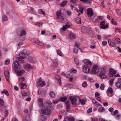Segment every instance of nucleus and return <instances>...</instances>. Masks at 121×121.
<instances>
[{"label": "nucleus", "mask_w": 121, "mask_h": 121, "mask_svg": "<svg viewBox=\"0 0 121 121\" xmlns=\"http://www.w3.org/2000/svg\"><path fill=\"white\" fill-rule=\"evenodd\" d=\"M69 99L71 100L72 104L73 105H75L79 104V100H78V99H77L76 97L70 96L69 97Z\"/></svg>", "instance_id": "f257e3e1"}, {"label": "nucleus", "mask_w": 121, "mask_h": 121, "mask_svg": "<svg viewBox=\"0 0 121 121\" xmlns=\"http://www.w3.org/2000/svg\"><path fill=\"white\" fill-rule=\"evenodd\" d=\"M40 112L42 114L48 115L51 113V111L49 108H46L41 109L40 110Z\"/></svg>", "instance_id": "f03ea898"}, {"label": "nucleus", "mask_w": 121, "mask_h": 121, "mask_svg": "<svg viewBox=\"0 0 121 121\" xmlns=\"http://www.w3.org/2000/svg\"><path fill=\"white\" fill-rule=\"evenodd\" d=\"M100 71L99 76L101 79H105L107 77V76L105 74L106 71L104 69H101Z\"/></svg>", "instance_id": "7ed1b4c3"}, {"label": "nucleus", "mask_w": 121, "mask_h": 121, "mask_svg": "<svg viewBox=\"0 0 121 121\" xmlns=\"http://www.w3.org/2000/svg\"><path fill=\"white\" fill-rule=\"evenodd\" d=\"M53 64L51 66V67L52 68H55L57 67L58 65V61L57 59L53 60L52 61Z\"/></svg>", "instance_id": "20e7f679"}, {"label": "nucleus", "mask_w": 121, "mask_h": 121, "mask_svg": "<svg viewBox=\"0 0 121 121\" xmlns=\"http://www.w3.org/2000/svg\"><path fill=\"white\" fill-rule=\"evenodd\" d=\"M90 68V66L84 65L83 67V71L85 73H87L89 72Z\"/></svg>", "instance_id": "39448f33"}, {"label": "nucleus", "mask_w": 121, "mask_h": 121, "mask_svg": "<svg viewBox=\"0 0 121 121\" xmlns=\"http://www.w3.org/2000/svg\"><path fill=\"white\" fill-rule=\"evenodd\" d=\"M52 104L49 100L47 101L44 104V107L49 108H50L52 106Z\"/></svg>", "instance_id": "423d86ee"}, {"label": "nucleus", "mask_w": 121, "mask_h": 121, "mask_svg": "<svg viewBox=\"0 0 121 121\" xmlns=\"http://www.w3.org/2000/svg\"><path fill=\"white\" fill-rule=\"evenodd\" d=\"M4 75L7 80V81L9 80V70H8L6 69L4 70Z\"/></svg>", "instance_id": "0eeeda50"}, {"label": "nucleus", "mask_w": 121, "mask_h": 121, "mask_svg": "<svg viewBox=\"0 0 121 121\" xmlns=\"http://www.w3.org/2000/svg\"><path fill=\"white\" fill-rule=\"evenodd\" d=\"M87 12L88 16L89 17H91L92 16L93 12L92 9H88L87 10Z\"/></svg>", "instance_id": "6e6552de"}, {"label": "nucleus", "mask_w": 121, "mask_h": 121, "mask_svg": "<svg viewBox=\"0 0 121 121\" xmlns=\"http://www.w3.org/2000/svg\"><path fill=\"white\" fill-rule=\"evenodd\" d=\"M116 86L119 88H121V78H119L118 79L116 83Z\"/></svg>", "instance_id": "1a4fd4ad"}, {"label": "nucleus", "mask_w": 121, "mask_h": 121, "mask_svg": "<svg viewBox=\"0 0 121 121\" xmlns=\"http://www.w3.org/2000/svg\"><path fill=\"white\" fill-rule=\"evenodd\" d=\"M43 99L42 98H39L38 100L39 105L40 107L41 108L44 106L43 104Z\"/></svg>", "instance_id": "9d476101"}, {"label": "nucleus", "mask_w": 121, "mask_h": 121, "mask_svg": "<svg viewBox=\"0 0 121 121\" xmlns=\"http://www.w3.org/2000/svg\"><path fill=\"white\" fill-rule=\"evenodd\" d=\"M14 65L15 67L18 69L20 68L21 66L19 64L17 60H15L14 62Z\"/></svg>", "instance_id": "9b49d317"}, {"label": "nucleus", "mask_w": 121, "mask_h": 121, "mask_svg": "<svg viewBox=\"0 0 121 121\" xmlns=\"http://www.w3.org/2000/svg\"><path fill=\"white\" fill-rule=\"evenodd\" d=\"M116 71L112 69L110 71V73L109 74V76L110 77H113L116 73Z\"/></svg>", "instance_id": "f8f14e48"}, {"label": "nucleus", "mask_w": 121, "mask_h": 121, "mask_svg": "<svg viewBox=\"0 0 121 121\" xmlns=\"http://www.w3.org/2000/svg\"><path fill=\"white\" fill-rule=\"evenodd\" d=\"M26 31L24 30H22L18 34V36L22 37L23 36L26 35Z\"/></svg>", "instance_id": "ddd939ff"}, {"label": "nucleus", "mask_w": 121, "mask_h": 121, "mask_svg": "<svg viewBox=\"0 0 121 121\" xmlns=\"http://www.w3.org/2000/svg\"><path fill=\"white\" fill-rule=\"evenodd\" d=\"M83 62L88 66H91V65L92 64L91 62L89 60L87 59H85L83 60Z\"/></svg>", "instance_id": "4468645a"}, {"label": "nucleus", "mask_w": 121, "mask_h": 121, "mask_svg": "<svg viewBox=\"0 0 121 121\" xmlns=\"http://www.w3.org/2000/svg\"><path fill=\"white\" fill-rule=\"evenodd\" d=\"M65 104L66 105V110L67 111H68L70 110V102L68 101H66Z\"/></svg>", "instance_id": "2eb2a0df"}, {"label": "nucleus", "mask_w": 121, "mask_h": 121, "mask_svg": "<svg viewBox=\"0 0 121 121\" xmlns=\"http://www.w3.org/2000/svg\"><path fill=\"white\" fill-rule=\"evenodd\" d=\"M19 84L22 89H25L27 87V85L25 83L21 82L19 83Z\"/></svg>", "instance_id": "dca6fc26"}, {"label": "nucleus", "mask_w": 121, "mask_h": 121, "mask_svg": "<svg viewBox=\"0 0 121 121\" xmlns=\"http://www.w3.org/2000/svg\"><path fill=\"white\" fill-rule=\"evenodd\" d=\"M25 72L24 70H20L17 71V74L18 76H21L23 75Z\"/></svg>", "instance_id": "f3484780"}, {"label": "nucleus", "mask_w": 121, "mask_h": 121, "mask_svg": "<svg viewBox=\"0 0 121 121\" xmlns=\"http://www.w3.org/2000/svg\"><path fill=\"white\" fill-rule=\"evenodd\" d=\"M108 44L110 46L112 47H116V44L112 42L110 39H108Z\"/></svg>", "instance_id": "a211bd4d"}, {"label": "nucleus", "mask_w": 121, "mask_h": 121, "mask_svg": "<svg viewBox=\"0 0 121 121\" xmlns=\"http://www.w3.org/2000/svg\"><path fill=\"white\" fill-rule=\"evenodd\" d=\"M56 18L57 19L59 18L61 15V11L60 10L58 11L56 13Z\"/></svg>", "instance_id": "6ab92c4d"}, {"label": "nucleus", "mask_w": 121, "mask_h": 121, "mask_svg": "<svg viewBox=\"0 0 121 121\" xmlns=\"http://www.w3.org/2000/svg\"><path fill=\"white\" fill-rule=\"evenodd\" d=\"M75 120L74 118L73 117H69L68 119L67 117L66 118V117L63 121H74Z\"/></svg>", "instance_id": "aec40b11"}, {"label": "nucleus", "mask_w": 121, "mask_h": 121, "mask_svg": "<svg viewBox=\"0 0 121 121\" xmlns=\"http://www.w3.org/2000/svg\"><path fill=\"white\" fill-rule=\"evenodd\" d=\"M92 102L96 106H99L101 105L94 99L92 100Z\"/></svg>", "instance_id": "412c9836"}, {"label": "nucleus", "mask_w": 121, "mask_h": 121, "mask_svg": "<svg viewBox=\"0 0 121 121\" xmlns=\"http://www.w3.org/2000/svg\"><path fill=\"white\" fill-rule=\"evenodd\" d=\"M47 117L44 115H41L40 117V121H46Z\"/></svg>", "instance_id": "4be33fe9"}, {"label": "nucleus", "mask_w": 121, "mask_h": 121, "mask_svg": "<svg viewBox=\"0 0 121 121\" xmlns=\"http://www.w3.org/2000/svg\"><path fill=\"white\" fill-rule=\"evenodd\" d=\"M28 60L31 63H35L36 60L33 58L31 57H29L28 58Z\"/></svg>", "instance_id": "5701e85b"}, {"label": "nucleus", "mask_w": 121, "mask_h": 121, "mask_svg": "<svg viewBox=\"0 0 121 121\" xmlns=\"http://www.w3.org/2000/svg\"><path fill=\"white\" fill-rule=\"evenodd\" d=\"M98 66L97 65H94L93 66V68L92 70V73H95L96 72V71L97 69Z\"/></svg>", "instance_id": "b1692460"}, {"label": "nucleus", "mask_w": 121, "mask_h": 121, "mask_svg": "<svg viewBox=\"0 0 121 121\" xmlns=\"http://www.w3.org/2000/svg\"><path fill=\"white\" fill-rule=\"evenodd\" d=\"M75 20L77 23L80 24L81 23V18H80L77 17L75 19Z\"/></svg>", "instance_id": "393cba45"}, {"label": "nucleus", "mask_w": 121, "mask_h": 121, "mask_svg": "<svg viewBox=\"0 0 121 121\" xmlns=\"http://www.w3.org/2000/svg\"><path fill=\"white\" fill-rule=\"evenodd\" d=\"M56 79L58 81L59 84L60 85H61V83L60 81V77L58 75H56L55 77Z\"/></svg>", "instance_id": "a878e982"}, {"label": "nucleus", "mask_w": 121, "mask_h": 121, "mask_svg": "<svg viewBox=\"0 0 121 121\" xmlns=\"http://www.w3.org/2000/svg\"><path fill=\"white\" fill-rule=\"evenodd\" d=\"M19 55L20 57L22 59H24L25 57V54L23 52H20Z\"/></svg>", "instance_id": "bb28decb"}, {"label": "nucleus", "mask_w": 121, "mask_h": 121, "mask_svg": "<svg viewBox=\"0 0 121 121\" xmlns=\"http://www.w3.org/2000/svg\"><path fill=\"white\" fill-rule=\"evenodd\" d=\"M69 38L71 40L72 39H74L75 38V36L74 34L73 33H71L70 34L69 36Z\"/></svg>", "instance_id": "cd10ccee"}, {"label": "nucleus", "mask_w": 121, "mask_h": 121, "mask_svg": "<svg viewBox=\"0 0 121 121\" xmlns=\"http://www.w3.org/2000/svg\"><path fill=\"white\" fill-rule=\"evenodd\" d=\"M49 95L52 98H55V94L53 91L50 92Z\"/></svg>", "instance_id": "c85d7f7f"}, {"label": "nucleus", "mask_w": 121, "mask_h": 121, "mask_svg": "<svg viewBox=\"0 0 121 121\" xmlns=\"http://www.w3.org/2000/svg\"><path fill=\"white\" fill-rule=\"evenodd\" d=\"M38 83L40 84V85L41 86H44L46 85V84L44 81H41L40 80L38 82H37V83Z\"/></svg>", "instance_id": "c756f323"}, {"label": "nucleus", "mask_w": 121, "mask_h": 121, "mask_svg": "<svg viewBox=\"0 0 121 121\" xmlns=\"http://www.w3.org/2000/svg\"><path fill=\"white\" fill-rule=\"evenodd\" d=\"M25 67L26 68L28 69H32L33 68L31 65L28 64H27L25 65Z\"/></svg>", "instance_id": "7c9ffc66"}, {"label": "nucleus", "mask_w": 121, "mask_h": 121, "mask_svg": "<svg viewBox=\"0 0 121 121\" xmlns=\"http://www.w3.org/2000/svg\"><path fill=\"white\" fill-rule=\"evenodd\" d=\"M67 76L66 77L67 78H70L71 77L72 75V73L71 72H67L66 73Z\"/></svg>", "instance_id": "2f4dec72"}, {"label": "nucleus", "mask_w": 121, "mask_h": 121, "mask_svg": "<svg viewBox=\"0 0 121 121\" xmlns=\"http://www.w3.org/2000/svg\"><path fill=\"white\" fill-rule=\"evenodd\" d=\"M67 98L66 97H60L59 98V100L60 101H65L67 99Z\"/></svg>", "instance_id": "473e14b6"}, {"label": "nucleus", "mask_w": 121, "mask_h": 121, "mask_svg": "<svg viewBox=\"0 0 121 121\" xmlns=\"http://www.w3.org/2000/svg\"><path fill=\"white\" fill-rule=\"evenodd\" d=\"M8 18L7 16L5 15H3L2 16V21L4 22L8 20Z\"/></svg>", "instance_id": "72a5a7b5"}, {"label": "nucleus", "mask_w": 121, "mask_h": 121, "mask_svg": "<svg viewBox=\"0 0 121 121\" xmlns=\"http://www.w3.org/2000/svg\"><path fill=\"white\" fill-rule=\"evenodd\" d=\"M36 44L41 46H43L44 45V44L43 43L41 42H40L39 40L37 41Z\"/></svg>", "instance_id": "f704fd0d"}, {"label": "nucleus", "mask_w": 121, "mask_h": 121, "mask_svg": "<svg viewBox=\"0 0 121 121\" xmlns=\"http://www.w3.org/2000/svg\"><path fill=\"white\" fill-rule=\"evenodd\" d=\"M78 100H79V103L80 102L81 104L82 105H84L85 104V101L83 99H78Z\"/></svg>", "instance_id": "c9c22d12"}, {"label": "nucleus", "mask_w": 121, "mask_h": 121, "mask_svg": "<svg viewBox=\"0 0 121 121\" xmlns=\"http://www.w3.org/2000/svg\"><path fill=\"white\" fill-rule=\"evenodd\" d=\"M108 25L107 24H104L103 26H101L100 27L101 28L103 29H105L107 28H108Z\"/></svg>", "instance_id": "e433bc0d"}, {"label": "nucleus", "mask_w": 121, "mask_h": 121, "mask_svg": "<svg viewBox=\"0 0 121 121\" xmlns=\"http://www.w3.org/2000/svg\"><path fill=\"white\" fill-rule=\"evenodd\" d=\"M59 21L61 22H63L64 20V17L62 16H61L60 17H59Z\"/></svg>", "instance_id": "4c0bfd02"}, {"label": "nucleus", "mask_w": 121, "mask_h": 121, "mask_svg": "<svg viewBox=\"0 0 121 121\" xmlns=\"http://www.w3.org/2000/svg\"><path fill=\"white\" fill-rule=\"evenodd\" d=\"M115 42L117 43H120V40L118 38H116L115 40Z\"/></svg>", "instance_id": "58836bf2"}, {"label": "nucleus", "mask_w": 121, "mask_h": 121, "mask_svg": "<svg viewBox=\"0 0 121 121\" xmlns=\"http://www.w3.org/2000/svg\"><path fill=\"white\" fill-rule=\"evenodd\" d=\"M22 96H26L29 95L28 93L25 92H23L22 93Z\"/></svg>", "instance_id": "ea45409f"}, {"label": "nucleus", "mask_w": 121, "mask_h": 121, "mask_svg": "<svg viewBox=\"0 0 121 121\" xmlns=\"http://www.w3.org/2000/svg\"><path fill=\"white\" fill-rule=\"evenodd\" d=\"M43 24V23L42 22H36L35 23V25L36 26H38L39 27H40L42 26Z\"/></svg>", "instance_id": "a19ab883"}, {"label": "nucleus", "mask_w": 121, "mask_h": 121, "mask_svg": "<svg viewBox=\"0 0 121 121\" xmlns=\"http://www.w3.org/2000/svg\"><path fill=\"white\" fill-rule=\"evenodd\" d=\"M2 93H4L6 95L8 96H9V93H8V92L7 91L6 89H4V90L2 92Z\"/></svg>", "instance_id": "79ce46f5"}, {"label": "nucleus", "mask_w": 121, "mask_h": 121, "mask_svg": "<svg viewBox=\"0 0 121 121\" xmlns=\"http://www.w3.org/2000/svg\"><path fill=\"white\" fill-rule=\"evenodd\" d=\"M116 11L117 15L119 16H120L121 15V13L120 11L118 9H116Z\"/></svg>", "instance_id": "37998d69"}, {"label": "nucleus", "mask_w": 121, "mask_h": 121, "mask_svg": "<svg viewBox=\"0 0 121 121\" xmlns=\"http://www.w3.org/2000/svg\"><path fill=\"white\" fill-rule=\"evenodd\" d=\"M22 58L20 57H18L17 58V59L18 60L20 61L21 63H23L24 62V61Z\"/></svg>", "instance_id": "c03bdc74"}, {"label": "nucleus", "mask_w": 121, "mask_h": 121, "mask_svg": "<svg viewBox=\"0 0 121 121\" xmlns=\"http://www.w3.org/2000/svg\"><path fill=\"white\" fill-rule=\"evenodd\" d=\"M67 3V1H63L60 4L61 6L63 7Z\"/></svg>", "instance_id": "a18cd8bd"}, {"label": "nucleus", "mask_w": 121, "mask_h": 121, "mask_svg": "<svg viewBox=\"0 0 121 121\" xmlns=\"http://www.w3.org/2000/svg\"><path fill=\"white\" fill-rule=\"evenodd\" d=\"M38 12L40 14H42L44 15H45V13L43 11L42 9H40L39 10Z\"/></svg>", "instance_id": "49530a36"}, {"label": "nucleus", "mask_w": 121, "mask_h": 121, "mask_svg": "<svg viewBox=\"0 0 121 121\" xmlns=\"http://www.w3.org/2000/svg\"><path fill=\"white\" fill-rule=\"evenodd\" d=\"M74 61L77 65H78L79 64V61L77 58L75 57L74 58Z\"/></svg>", "instance_id": "de8ad7c7"}, {"label": "nucleus", "mask_w": 121, "mask_h": 121, "mask_svg": "<svg viewBox=\"0 0 121 121\" xmlns=\"http://www.w3.org/2000/svg\"><path fill=\"white\" fill-rule=\"evenodd\" d=\"M57 52L58 55L60 56H62V55L61 52L58 49L57 51Z\"/></svg>", "instance_id": "09e8293b"}, {"label": "nucleus", "mask_w": 121, "mask_h": 121, "mask_svg": "<svg viewBox=\"0 0 121 121\" xmlns=\"http://www.w3.org/2000/svg\"><path fill=\"white\" fill-rule=\"evenodd\" d=\"M118 113V110H116L114 111V112H112L111 113L112 115H114L117 114Z\"/></svg>", "instance_id": "8fccbe9b"}, {"label": "nucleus", "mask_w": 121, "mask_h": 121, "mask_svg": "<svg viewBox=\"0 0 121 121\" xmlns=\"http://www.w3.org/2000/svg\"><path fill=\"white\" fill-rule=\"evenodd\" d=\"M19 82H23L25 80V78L23 77H22L19 78Z\"/></svg>", "instance_id": "3c124183"}, {"label": "nucleus", "mask_w": 121, "mask_h": 121, "mask_svg": "<svg viewBox=\"0 0 121 121\" xmlns=\"http://www.w3.org/2000/svg\"><path fill=\"white\" fill-rule=\"evenodd\" d=\"M105 109L101 107L98 109V111L100 112H104V111Z\"/></svg>", "instance_id": "603ef678"}, {"label": "nucleus", "mask_w": 121, "mask_h": 121, "mask_svg": "<svg viewBox=\"0 0 121 121\" xmlns=\"http://www.w3.org/2000/svg\"><path fill=\"white\" fill-rule=\"evenodd\" d=\"M107 91L108 93H112L113 90L111 88H109L107 90Z\"/></svg>", "instance_id": "864d4df0"}, {"label": "nucleus", "mask_w": 121, "mask_h": 121, "mask_svg": "<svg viewBox=\"0 0 121 121\" xmlns=\"http://www.w3.org/2000/svg\"><path fill=\"white\" fill-rule=\"evenodd\" d=\"M111 22L112 23L115 25L117 24V23L116 21L114 19H112L111 20Z\"/></svg>", "instance_id": "5fc2aeb1"}, {"label": "nucleus", "mask_w": 121, "mask_h": 121, "mask_svg": "<svg viewBox=\"0 0 121 121\" xmlns=\"http://www.w3.org/2000/svg\"><path fill=\"white\" fill-rule=\"evenodd\" d=\"M82 86L83 87H85L87 86V84L86 82L85 81L84 82L82 83Z\"/></svg>", "instance_id": "6e6d98bb"}, {"label": "nucleus", "mask_w": 121, "mask_h": 121, "mask_svg": "<svg viewBox=\"0 0 121 121\" xmlns=\"http://www.w3.org/2000/svg\"><path fill=\"white\" fill-rule=\"evenodd\" d=\"M104 84H102L100 86V89L102 90H104Z\"/></svg>", "instance_id": "4d7b16f0"}, {"label": "nucleus", "mask_w": 121, "mask_h": 121, "mask_svg": "<svg viewBox=\"0 0 121 121\" xmlns=\"http://www.w3.org/2000/svg\"><path fill=\"white\" fill-rule=\"evenodd\" d=\"M31 40L32 42L35 43L36 44L37 41H38V40L36 39L33 38L31 39Z\"/></svg>", "instance_id": "13d9d810"}, {"label": "nucleus", "mask_w": 121, "mask_h": 121, "mask_svg": "<svg viewBox=\"0 0 121 121\" xmlns=\"http://www.w3.org/2000/svg\"><path fill=\"white\" fill-rule=\"evenodd\" d=\"M70 72H71L72 73H77V71L75 69L73 68H72L71 69V71H70Z\"/></svg>", "instance_id": "bf43d9fd"}, {"label": "nucleus", "mask_w": 121, "mask_h": 121, "mask_svg": "<svg viewBox=\"0 0 121 121\" xmlns=\"http://www.w3.org/2000/svg\"><path fill=\"white\" fill-rule=\"evenodd\" d=\"M31 11V13L32 14H36V13H35L34 10V9L33 8H31L30 10Z\"/></svg>", "instance_id": "052dcab7"}, {"label": "nucleus", "mask_w": 121, "mask_h": 121, "mask_svg": "<svg viewBox=\"0 0 121 121\" xmlns=\"http://www.w3.org/2000/svg\"><path fill=\"white\" fill-rule=\"evenodd\" d=\"M101 4V6L103 7H104L105 6L103 4V2L104 0H99Z\"/></svg>", "instance_id": "680f3d73"}, {"label": "nucleus", "mask_w": 121, "mask_h": 121, "mask_svg": "<svg viewBox=\"0 0 121 121\" xmlns=\"http://www.w3.org/2000/svg\"><path fill=\"white\" fill-rule=\"evenodd\" d=\"M4 103L3 100L2 99H0V105H3L4 104Z\"/></svg>", "instance_id": "e2e57ef3"}, {"label": "nucleus", "mask_w": 121, "mask_h": 121, "mask_svg": "<svg viewBox=\"0 0 121 121\" xmlns=\"http://www.w3.org/2000/svg\"><path fill=\"white\" fill-rule=\"evenodd\" d=\"M121 117V116L120 114H118L116 115V118L117 119H120Z\"/></svg>", "instance_id": "0e129e2a"}, {"label": "nucleus", "mask_w": 121, "mask_h": 121, "mask_svg": "<svg viewBox=\"0 0 121 121\" xmlns=\"http://www.w3.org/2000/svg\"><path fill=\"white\" fill-rule=\"evenodd\" d=\"M83 9L82 7H81L79 9V11L82 14L83 13Z\"/></svg>", "instance_id": "69168bd1"}, {"label": "nucleus", "mask_w": 121, "mask_h": 121, "mask_svg": "<svg viewBox=\"0 0 121 121\" xmlns=\"http://www.w3.org/2000/svg\"><path fill=\"white\" fill-rule=\"evenodd\" d=\"M105 23V21H102L100 23V25L101 26L104 25Z\"/></svg>", "instance_id": "338daca9"}, {"label": "nucleus", "mask_w": 121, "mask_h": 121, "mask_svg": "<svg viewBox=\"0 0 121 121\" xmlns=\"http://www.w3.org/2000/svg\"><path fill=\"white\" fill-rule=\"evenodd\" d=\"M91 121H97L98 119L96 118H91Z\"/></svg>", "instance_id": "774afa93"}]
</instances>
